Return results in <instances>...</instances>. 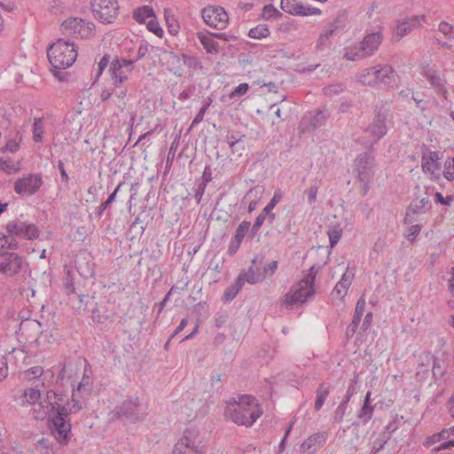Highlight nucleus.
<instances>
[{"instance_id":"f257e3e1","label":"nucleus","mask_w":454,"mask_h":454,"mask_svg":"<svg viewBox=\"0 0 454 454\" xmlns=\"http://www.w3.org/2000/svg\"><path fill=\"white\" fill-rule=\"evenodd\" d=\"M262 414L258 401L252 395L239 397L238 402L228 403L225 416L237 425L251 427Z\"/></svg>"},{"instance_id":"f03ea898","label":"nucleus","mask_w":454,"mask_h":454,"mask_svg":"<svg viewBox=\"0 0 454 454\" xmlns=\"http://www.w3.org/2000/svg\"><path fill=\"white\" fill-rule=\"evenodd\" d=\"M47 56L54 69L53 74L61 80L59 71L68 68L74 63L77 58V50L73 43L59 39L49 46Z\"/></svg>"},{"instance_id":"7ed1b4c3","label":"nucleus","mask_w":454,"mask_h":454,"mask_svg":"<svg viewBox=\"0 0 454 454\" xmlns=\"http://www.w3.org/2000/svg\"><path fill=\"white\" fill-rule=\"evenodd\" d=\"M315 267H310L309 273L299 282L294 284L289 292L284 296L282 301L286 309H292L294 306L304 303L310 296L314 295V283L317 272Z\"/></svg>"},{"instance_id":"20e7f679","label":"nucleus","mask_w":454,"mask_h":454,"mask_svg":"<svg viewBox=\"0 0 454 454\" xmlns=\"http://www.w3.org/2000/svg\"><path fill=\"white\" fill-rule=\"evenodd\" d=\"M29 264L25 257L13 251H0V273L7 278H18L25 274Z\"/></svg>"},{"instance_id":"39448f33","label":"nucleus","mask_w":454,"mask_h":454,"mask_svg":"<svg viewBox=\"0 0 454 454\" xmlns=\"http://www.w3.org/2000/svg\"><path fill=\"white\" fill-rule=\"evenodd\" d=\"M389 116V110L385 106L375 107L374 117L364 129V133L368 137V142L371 145L377 143L387 134Z\"/></svg>"},{"instance_id":"423d86ee","label":"nucleus","mask_w":454,"mask_h":454,"mask_svg":"<svg viewBox=\"0 0 454 454\" xmlns=\"http://www.w3.org/2000/svg\"><path fill=\"white\" fill-rule=\"evenodd\" d=\"M90 7L94 18L101 23L111 24L117 18V0H90Z\"/></svg>"},{"instance_id":"0eeeda50","label":"nucleus","mask_w":454,"mask_h":454,"mask_svg":"<svg viewBox=\"0 0 454 454\" xmlns=\"http://www.w3.org/2000/svg\"><path fill=\"white\" fill-rule=\"evenodd\" d=\"M421 74L438 95L442 96L445 99L448 98L447 80L443 72L437 69L435 66L426 64L422 67Z\"/></svg>"},{"instance_id":"6e6552de","label":"nucleus","mask_w":454,"mask_h":454,"mask_svg":"<svg viewBox=\"0 0 454 454\" xmlns=\"http://www.w3.org/2000/svg\"><path fill=\"white\" fill-rule=\"evenodd\" d=\"M201 16L205 23L215 29H224L229 23V16L219 5H208L202 9Z\"/></svg>"},{"instance_id":"1a4fd4ad","label":"nucleus","mask_w":454,"mask_h":454,"mask_svg":"<svg viewBox=\"0 0 454 454\" xmlns=\"http://www.w3.org/2000/svg\"><path fill=\"white\" fill-rule=\"evenodd\" d=\"M42 185L43 178L41 174H28L15 181L13 190L21 197H30L35 194Z\"/></svg>"},{"instance_id":"9d476101","label":"nucleus","mask_w":454,"mask_h":454,"mask_svg":"<svg viewBox=\"0 0 454 454\" xmlns=\"http://www.w3.org/2000/svg\"><path fill=\"white\" fill-rule=\"evenodd\" d=\"M94 28L92 22H87L82 19L70 18L61 24L62 33L67 35H74L76 37H89Z\"/></svg>"},{"instance_id":"9b49d317","label":"nucleus","mask_w":454,"mask_h":454,"mask_svg":"<svg viewBox=\"0 0 454 454\" xmlns=\"http://www.w3.org/2000/svg\"><path fill=\"white\" fill-rule=\"evenodd\" d=\"M71 413L55 412L50 414L52 434L59 443L66 442L71 432V423L67 417Z\"/></svg>"},{"instance_id":"f8f14e48","label":"nucleus","mask_w":454,"mask_h":454,"mask_svg":"<svg viewBox=\"0 0 454 454\" xmlns=\"http://www.w3.org/2000/svg\"><path fill=\"white\" fill-rule=\"evenodd\" d=\"M375 160L372 152L360 153L355 160V171L360 182H371L374 176Z\"/></svg>"},{"instance_id":"ddd939ff","label":"nucleus","mask_w":454,"mask_h":454,"mask_svg":"<svg viewBox=\"0 0 454 454\" xmlns=\"http://www.w3.org/2000/svg\"><path fill=\"white\" fill-rule=\"evenodd\" d=\"M442 153L438 151H430L425 146V151L421 156L422 170L426 174L431 175L434 178L439 179L442 173Z\"/></svg>"},{"instance_id":"4468645a","label":"nucleus","mask_w":454,"mask_h":454,"mask_svg":"<svg viewBox=\"0 0 454 454\" xmlns=\"http://www.w3.org/2000/svg\"><path fill=\"white\" fill-rule=\"evenodd\" d=\"M136 60L115 58L110 64L109 72L113 84L119 88L120 84L128 80V74L133 70Z\"/></svg>"},{"instance_id":"2eb2a0df","label":"nucleus","mask_w":454,"mask_h":454,"mask_svg":"<svg viewBox=\"0 0 454 454\" xmlns=\"http://www.w3.org/2000/svg\"><path fill=\"white\" fill-rule=\"evenodd\" d=\"M114 413L118 418L125 419L130 422L143 419L145 416V412L142 411V405L139 403L137 397L125 400L121 406L115 409Z\"/></svg>"},{"instance_id":"dca6fc26","label":"nucleus","mask_w":454,"mask_h":454,"mask_svg":"<svg viewBox=\"0 0 454 454\" xmlns=\"http://www.w3.org/2000/svg\"><path fill=\"white\" fill-rule=\"evenodd\" d=\"M6 231L12 236L25 239H35L39 237V231L33 223L22 221H12L6 224Z\"/></svg>"},{"instance_id":"f3484780","label":"nucleus","mask_w":454,"mask_h":454,"mask_svg":"<svg viewBox=\"0 0 454 454\" xmlns=\"http://www.w3.org/2000/svg\"><path fill=\"white\" fill-rule=\"evenodd\" d=\"M281 9L289 14L296 16L319 15L321 10L317 7L304 6L300 0H281Z\"/></svg>"},{"instance_id":"a211bd4d","label":"nucleus","mask_w":454,"mask_h":454,"mask_svg":"<svg viewBox=\"0 0 454 454\" xmlns=\"http://www.w3.org/2000/svg\"><path fill=\"white\" fill-rule=\"evenodd\" d=\"M179 449L187 450V451H196L203 453L201 446H200V439L199 431L196 429H186L184 430L182 438L179 442L175 445Z\"/></svg>"},{"instance_id":"6ab92c4d","label":"nucleus","mask_w":454,"mask_h":454,"mask_svg":"<svg viewBox=\"0 0 454 454\" xmlns=\"http://www.w3.org/2000/svg\"><path fill=\"white\" fill-rule=\"evenodd\" d=\"M395 72L390 65H375V86L392 87L395 82Z\"/></svg>"},{"instance_id":"aec40b11","label":"nucleus","mask_w":454,"mask_h":454,"mask_svg":"<svg viewBox=\"0 0 454 454\" xmlns=\"http://www.w3.org/2000/svg\"><path fill=\"white\" fill-rule=\"evenodd\" d=\"M257 261V257L252 259L251 266L247 270H242L239 274L238 278H241L243 285L246 282L250 285H254L264 280V275H262V270L256 267Z\"/></svg>"},{"instance_id":"412c9836","label":"nucleus","mask_w":454,"mask_h":454,"mask_svg":"<svg viewBox=\"0 0 454 454\" xmlns=\"http://www.w3.org/2000/svg\"><path fill=\"white\" fill-rule=\"evenodd\" d=\"M327 436L325 432H318L310 435L301 445V450L305 454H315L325 443Z\"/></svg>"},{"instance_id":"4be33fe9","label":"nucleus","mask_w":454,"mask_h":454,"mask_svg":"<svg viewBox=\"0 0 454 454\" xmlns=\"http://www.w3.org/2000/svg\"><path fill=\"white\" fill-rule=\"evenodd\" d=\"M425 20V16H412L411 18H406L399 20L396 27H395V34L399 38L410 34L413 29L419 27L420 21Z\"/></svg>"},{"instance_id":"5701e85b","label":"nucleus","mask_w":454,"mask_h":454,"mask_svg":"<svg viewBox=\"0 0 454 454\" xmlns=\"http://www.w3.org/2000/svg\"><path fill=\"white\" fill-rule=\"evenodd\" d=\"M74 391L72 395V403L69 402L68 396L63 392L58 391V395H56V401L59 403L60 407H57V410L53 412H60V413H76L82 409V405L79 401L74 399Z\"/></svg>"},{"instance_id":"b1692460","label":"nucleus","mask_w":454,"mask_h":454,"mask_svg":"<svg viewBox=\"0 0 454 454\" xmlns=\"http://www.w3.org/2000/svg\"><path fill=\"white\" fill-rule=\"evenodd\" d=\"M449 438V430L443 429L442 431L434 434L431 436H428L425 442L424 446L426 448H429L432 445L440 442L441 441H445L441 443L439 446L433 449V451L437 452L442 450H447L451 447H454V440L446 441Z\"/></svg>"},{"instance_id":"393cba45","label":"nucleus","mask_w":454,"mask_h":454,"mask_svg":"<svg viewBox=\"0 0 454 454\" xmlns=\"http://www.w3.org/2000/svg\"><path fill=\"white\" fill-rule=\"evenodd\" d=\"M383 39L382 34L380 31L367 35L361 42L362 51L367 57L372 56L379 48Z\"/></svg>"},{"instance_id":"a878e982","label":"nucleus","mask_w":454,"mask_h":454,"mask_svg":"<svg viewBox=\"0 0 454 454\" xmlns=\"http://www.w3.org/2000/svg\"><path fill=\"white\" fill-rule=\"evenodd\" d=\"M344 28V24L340 17L333 20L327 27L324 28L322 33L319 35L317 41V46L323 47L325 42L335 33L342 30Z\"/></svg>"},{"instance_id":"bb28decb","label":"nucleus","mask_w":454,"mask_h":454,"mask_svg":"<svg viewBox=\"0 0 454 454\" xmlns=\"http://www.w3.org/2000/svg\"><path fill=\"white\" fill-rule=\"evenodd\" d=\"M429 204L430 200L428 197H425L420 200H413L407 208L404 223H409L412 222V220L409 219L411 215H419L425 213L427 211V207L429 206Z\"/></svg>"},{"instance_id":"cd10ccee","label":"nucleus","mask_w":454,"mask_h":454,"mask_svg":"<svg viewBox=\"0 0 454 454\" xmlns=\"http://www.w3.org/2000/svg\"><path fill=\"white\" fill-rule=\"evenodd\" d=\"M354 278L353 273H349L348 270L341 276L340 281L335 285L333 294L343 299L352 283Z\"/></svg>"},{"instance_id":"c85d7f7f","label":"nucleus","mask_w":454,"mask_h":454,"mask_svg":"<svg viewBox=\"0 0 454 454\" xmlns=\"http://www.w3.org/2000/svg\"><path fill=\"white\" fill-rule=\"evenodd\" d=\"M197 36L207 53H217L219 51V45L214 39L213 33L201 31L197 34Z\"/></svg>"},{"instance_id":"c756f323","label":"nucleus","mask_w":454,"mask_h":454,"mask_svg":"<svg viewBox=\"0 0 454 454\" xmlns=\"http://www.w3.org/2000/svg\"><path fill=\"white\" fill-rule=\"evenodd\" d=\"M365 306H366L365 299L362 296L356 302V309H355V314L353 316L352 322L348 327V330L350 331L352 333H356V331L361 322V318L364 313Z\"/></svg>"},{"instance_id":"7c9ffc66","label":"nucleus","mask_w":454,"mask_h":454,"mask_svg":"<svg viewBox=\"0 0 454 454\" xmlns=\"http://www.w3.org/2000/svg\"><path fill=\"white\" fill-rule=\"evenodd\" d=\"M331 385L326 382H323L319 384L317 391H316V400L314 408L316 411H319L324 405L327 396L330 394Z\"/></svg>"},{"instance_id":"2f4dec72","label":"nucleus","mask_w":454,"mask_h":454,"mask_svg":"<svg viewBox=\"0 0 454 454\" xmlns=\"http://www.w3.org/2000/svg\"><path fill=\"white\" fill-rule=\"evenodd\" d=\"M371 395L372 392L368 391L364 400L362 408L360 409L357 415L358 419H361L364 424L372 419L374 411V406L371 405Z\"/></svg>"},{"instance_id":"473e14b6","label":"nucleus","mask_w":454,"mask_h":454,"mask_svg":"<svg viewBox=\"0 0 454 454\" xmlns=\"http://www.w3.org/2000/svg\"><path fill=\"white\" fill-rule=\"evenodd\" d=\"M43 373V368L42 366H34L27 370H26L23 372L24 379L27 381H33L35 380V387H38L39 386H43L44 382L41 379L42 375Z\"/></svg>"},{"instance_id":"72a5a7b5","label":"nucleus","mask_w":454,"mask_h":454,"mask_svg":"<svg viewBox=\"0 0 454 454\" xmlns=\"http://www.w3.org/2000/svg\"><path fill=\"white\" fill-rule=\"evenodd\" d=\"M375 66L363 70L357 74L356 80L360 83L367 86H375Z\"/></svg>"},{"instance_id":"f704fd0d","label":"nucleus","mask_w":454,"mask_h":454,"mask_svg":"<svg viewBox=\"0 0 454 454\" xmlns=\"http://www.w3.org/2000/svg\"><path fill=\"white\" fill-rule=\"evenodd\" d=\"M241 278H236L235 283L227 287L223 294V300L227 302L232 301L243 287Z\"/></svg>"},{"instance_id":"c9c22d12","label":"nucleus","mask_w":454,"mask_h":454,"mask_svg":"<svg viewBox=\"0 0 454 454\" xmlns=\"http://www.w3.org/2000/svg\"><path fill=\"white\" fill-rule=\"evenodd\" d=\"M0 169L6 174H14L20 170V162H14L12 159L0 157Z\"/></svg>"},{"instance_id":"e433bc0d","label":"nucleus","mask_w":454,"mask_h":454,"mask_svg":"<svg viewBox=\"0 0 454 454\" xmlns=\"http://www.w3.org/2000/svg\"><path fill=\"white\" fill-rule=\"evenodd\" d=\"M153 9L147 5L137 8L133 13L134 20L139 23H145L148 18H153Z\"/></svg>"},{"instance_id":"4c0bfd02","label":"nucleus","mask_w":454,"mask_h":454,"mask_svg":"<svg viewBox=\"0 0 454 454\" xmlns=\"http://www.w3.org/2000/svg\"><path fill=\"white\" fill-rule=\"evenodd\" d=\"M342 228L339 224L329 227L327 235L329 237L330 247L333 248L339 242L342 236Z\"/></svg>"},{"instance_id":"58836bf2","label":"nucleus","mask_w":454,"mask_h":454,"mask_svg":"<svg viewBox=\"0 0 454 454\" xmlns=\"http://www.w3.org/2000/svg\"><path fill=\"white\" fill-rule=\"evenodd\" d=\"M262 17L267 20H278L282 17V13L272 4H266L262 8Z\"/></svg>"},{"instance_id":"ea45409f","label":"nucleus","mask_w":454,"mask_h":454,"mask_svg":"<svg viewBox=\"0 0 454 454\" xmlns=\"http://www.w3.org/2000/svg\"><path fill=\"white\" fill-rule=\"evenodd\" d=\"M270 35V32L267 25L260 24L255 27H253L248 32V36L254 39L266 38Z\"/></svg>"},{"instance_id":"a19ab883","label":"nucleus","mask_w":454,"mask_h":454,"mask_svg":"<svg viewBox=\"0 0 454 454\" xmlns=\"http://www.w3.org/2000/svg\"><path fill=\"white\" fill-rule=\"evenodd\" d=\"M212 102H213V98L211 96L205 98L202 107L200 109V111L198 112V114H196L194 119L192 120L190 129H192L193 127H195L196 125H198L199 123H200L203 121L204 115H205L207 110L208 109V107L211 106Z\"/></svg>"},{"instance_id":"79ce46f5","label":"nucleus","mask_w":454,"mask_h":454,"mask_svg":"<svg viewBox=\"0 0 454 454\" xmlns=\"http://www.w3.org/2000/svg\"><path fill=\"white\" fill-rule=\"evenodd\" d=\"M32 133H33V139L35 142H36V143L42 142L43 134H44V128L43 125L42 118H35L34 120Z\"/></svg>"},{"instance_id":"37998d69","label":"nucleus","mask_w":454,"mask_h":454,"mask_svg":"<svg viewBox=\"0 0 454 454\" xmlns=\"http://www.w3.org/2000/svg\"><path fill=\"white\" fill-rule=\"evenodd\" d=\"M327 119V114L325 111L318 110L309 118V126L313 129L323 126Z\"/></svg>"},{"instance_id":"c03bdc74","label":"nucleus","mask_w":454,"mask_h":454,"mask_svg":"<svg viewBox=\"0 0 454 454\" xmlns=\"http://www.w3.org/2000/svg\"><path fill=\"white\" fill-rule=\"evenodd\" d=\"M21 137L17 133L14 137H9L6 141L5 146L3 148V152L15 153L19 147Z\"/></svg>"},{"instance_id":"a18cd8bd","label":"nucleus","mask_w":454,"mask_h":454,"mask_svg":"<svg viewBox=\"0 0 454 454\" xmlns=\"http://www.w3.org/2000/svg\"><path fill=\"white\" fill-rule=\"evenodd\" d=\"M24 397L29 403H37L41 398V393L40 390L37 389V387H29L25 390L24 392Z\"/></svg>"},{"instance_id":"49530a36","label":"nucleus","mask_w":454,"mask_h":454,"mask_svg":"<svg viewBox=\"0 0 454 454\" xmlns=\"http://www.w3.org/2000/svg\"><path fill=\"white\" fill-rule=\"evenodd\" d=\"M243 201H248L247 210L249 213L255 210L257 207L256 189H250L245 195Z\"/></svg>"},{"instance_id":"de8ad7c7","label":"nucleus","mask_w":454,"mask_h":454,"mask_svg":"<svg viewBox=\"0 0 454 454\" xmlns=\"http://www.w3.org/2000/svg\"><path fill=\"white\" fill-rule=\"evenodd\" d=\"M366 57L361 46L358 49H347L345 52V58L352 61L359 60Z\"/></svg>"},{"instance_id":"09e8293b","label":"nucleus","mask_w":454,"mask_h":454,"mask_svg":"<svg viewBox=\"0 0 454 454\" xmlns=\"http://www.w3.org/2000/svg\"><path fill=\"white\" fill-rule=\"evenodd\" d=\"M251 226V223L248 221H243L239 223L238 228L236 229L234 239H238L242 242L244 237L246 236L247 232L249 231Z\"/></svg>"},{"instance_id":"8fccbe9b","label":"nucleus","mask_w":454,"mask_h":454,"mask_svg":"<svg viewBox=\"0 0 454 454\" xmlns=\"http://www.w3.org/2000/svg\"><path fill=\"white\" fill-rule=\"evenodd\" d=\"M318 186L317 184H313L310 187L304 190L303 194L307 196L308 203L312 205L317 200Z\"/></svg>"},{"instance_id":"3c124183","label":"nucleus","mask_w":454,"mask_h":454,"mask_svg":"<svg viewBox=\"0 0 454 454\" xmlns=\"http://www.w3.org/2000/svg\"><path fill=\"white\" fill-rule=\"evenodd\" d=\"M56 395H58V391L49 390L46 394V399L51 406L50 414H52L57 410V407H60L58 401H56Z\"/></svg>"},{"instance_id":"603ef678","label":"nucleus","mask_w":454,"mask_h":454,"mask_svg":"<svg viewBox=\"0 0 454 454\" xmlns=\"http://www.w3.org/2000/svg\"><path fill=\"white\" fill-rule=\"evenodd\" d=\"M438 29L447 38H449V39L454 38V26H451L450 24H449L445 21H442L438 26Z\"/></svg>"},{"instance_id":"864d4df0","label":"nucleus","mask_w":454,"mask_h":454,"mask_svg":"<svg viewBox=\"0 0 454 454\" xmlns=\"http://www.w3.org/2000/svg\"><path fill=\"white\" fill-rule=\"evenodd\" d=\"M344 87L340 83L330 84L323 89L324 94L326 96L337 95L343 91Z\"/></svg>"},{"instance_id":"5fc2aeb1","label":"nucleus","mask_w":454,"mask_h":454,"mask_svg":"<svg viewBox=\"0 0 454 454\" xmlns=\"http://www.w3.org/2000/svg\"><path fill=\"white\" fill-rule=\"evenodd\" d=\"M244 137V135L238 134H231L226 137V142L232 152H234V146L239 145Z\"/></svg>"},{"instance_id":"6e6d98bb","label":"nucleus","mask_w":454,"mask_h":454,"mask_svg":"<svg viewBox=\"0 0 454 454\" xmlns=\"http://www.w3.org/2000/svg\"><path fill=\"white\" fill-rule=\"evenodd\" d=\"M347 407H348V404H346L342 402L339 404V406L336 408V410L334 411V415H333L334 422L339 423L343 419Z\"/></svg>"},{"instance_id":"4d7b16f0","label":"nucleus","mask_w":454,"mask_h":454,"mask_svg":"<svg viewBox=\"0 0 454 454\" xmlns=\"http://www.w3.org/2000/svg\"><path fill=\"white\" fill-rule=\"evenodd\" d=\"M278 261H272L262 270L264 279L273 276L278 269Z\"/></svg>"},{"instance_id":"13d9d810","label":"nucleus","mask_w":454,"mask_h":454,"mask_svg":"<svg viewBox=\"0 0 454 454\" xmlns=\"http://www.w3.org/2000/svg\"><path fill=\"white\" fill-rule=\"evenodd\" d=\"M91 386H92V381L90 380V377L86 376L84 374L82 380L78 385L77 391L78 392L84 391L86 393H89L91 389Z\"/></svg>"},{"instance_id":"bf43d9fd","label":"nucleus","mask_w":454,"mask_h":454,"mask_svg":"<svg viewBox=\"0 0 454 454\" xmlns=\"http://www.w3.org/2000/svg\"><path fill=\"white\" fill-rule=\"evenodd\" d=\"M248 90L247 83H240L237 86L230 94L231 98H234L235 97H239L247 93Z\"/></svg>"},{"instance_id":"052dcab7","label":"nucleus","mask_w":454,"mask_h":454,"mask_svg":"<svg viewBox=\"0 0 454 454\" xmlns=\"http://www.w3.org/2000/svg\"><path fill=\"white\" fill-rule=\"evenodd\" d=\"M182 58H183V60H184V63L189 67H192V68H195L197 66L200 65V61L198 60V59L194 56H191V55H188V54H183L182 55Z\"/></svg>"},{"instance_id":"680f3d73","label":"nucleus","mask_w":454,"mask_h":454,"mask_svg":"<svg viewBox=\"0 0 454 454\" xmlns=\"http://www.w3.org/2000/svg\"><path fill=\"white\" fill-rule=\"evenodd\" d=\"M421 225L413 224L408 229V232L405 235L408 240L412 241L420 232Z\"/></svg>"},{"instance_id":"e2e57ef3","label":"nucleus","mask_w":454,"mask_h":454,"mask_svg":"<svg viewBox=\"0 0 454 454\" xmlns=\"http://www.w3.org/2000/svg\"><path fill=\"white\" fill-rule=\"evenodd\" d=\"M222 375L220 373L215 372L211 376V385L213 387H215L217 391L220 390L223 387L222 384Z\"/></svg>"},{"instance_id":"0e129e2a","label":"nucleus","mask_w":454,"mask_h":454,"mask_svg":"<svg viewBox=\"0 0 454 454\" xmlns=\"http://www.w3.org/2000/svg\"><path fill=\"white\" fill-rule=\"evenodd\" d=\"M241 243L242 242L240 240H239L238 239L232 238L230 242L229 247H228V254L230 255L235 254L237 253V251L239 250Z\"/></svg>"},{"instance_id":"69168bd1","label":"nucleus","mask_w":454,"mask_h":454,"mask_svg":"<svg viewBox=\"0 0 454 454\" xmlns=\"http://www.w3.org/2000/svg\"><path fill=\"white\" fill-rule=\"evenodd\" d=\"M356 393V381L352 380V382L348 387L345 398L343 399L342 403L348 404L350 398L355 395Z\"/></svg>"},{"instance_id":"338daca9","label":"nucleus","mask_w":454,"mask_h":454,"mask_svg":"<svg viewBox=\"0 0 454 454\" xmlns=\"http://www.w3.org/2000/svg\"><path fill=\"white\" fill-rule=\"evenodd\" d=\"M109 55L106 54L103 56V58L100 59L99 63H98V74H97V78H98L103 71L105 70V68L109 65Z\"/></svg>"},{"instance_id":"774afa93","label":"nucleus","mask_w":454,"mask_h":454,"mask_svg":"<svg viewBox=\"0 0 454 454\" xmlns=\"http://www.w3.org/2000/svg\"><path fill=\"white\" fill-rule=\"evenodd\" d=\"M450 167L451 163L448 162V160L445 161L443 176L449 181L454 180V170Z\"/></svg>"}]
</instances>
